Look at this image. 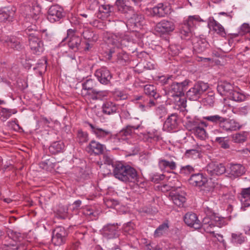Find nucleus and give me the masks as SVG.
<instances>
[{
	"instance_id": "obj_1",
	"label": "nucleus",
	"mask_w": 250,
	"mask_h": 250,
	"mask_svg": "<svg viewBox=\"0 0 250 250\" xmlns=\"http://www.w3.org/2000/svg\"><path fill=\"white\" fill-rule=\"evenodd\" d=\"M36 28L35 25L27 26L24 33L28 38L29 45L32 53L39 55L43 51L44 47L41 40V33Z\"/></svg>"
},
{
	"instance_id": "obj_2",
	"label": "nucleus",
	"mask_w": 250,
	"mask_h": 250,
	"mask_svg": "<svg viewBox=\"0 0 250 250\" xmlns=\"http://www.w3.org/2000/svg\"><path fill=\"white\" fill-rule=\"evenodd\" d=\"M203 119L220 127L225 132H230L239 128V124L235 121L218 114L204 116Z\"/></svg>"
},
{
	"instance_id": "obj_3",
	"label": "nucleus",
	"mask_w": 250,
	"mask_h": 250,
	"mask_svg": "<svg viewBox=\"0 0 250 250\" xmlns=\"http://www.w3.org/2000/svg\"><path fill=\"white\" fill-rule=\"evenodd\" d=\"M201 224V228L204 229L205 231L213 233V228L215 226L221 228L226 225V221L224 217L219 216L217 214L213 213L210 216L204 217Z\"/></svg>"
},
{
	"instance_id": "obj_4",
	"label": "nucleus",
	"mask_w": 250,
	"mask_h": 250,
	"mask_svg": "<svg viewBox=\"0 0 250 250\" xmlns=\"http://www.w3.org/2000/svg\"><path fill=\"white\" fill-rule=\"evenodd\" d=\"M208 88L209 85L208 83L203 81H198L187 92V97L190 101H197Z\"/></svg>"
},
{
	"instance_id": "obj_5",
	"label": "nucleus",
	"mask_w": 250,
	"mask_h": 250,
	"mask_svg": "<svg viewBox=\"0 0 250 250\" xmlns=\"http://www.w3.org/2000/svg\"><path fill=\"white\" fill-rule=\"evenodd\" d=\"M198 18L197 16H189L187 20L181 24L179 32L182 39L188 40L192 37L194 21H198Z\"/></svg>"
},
{
	"instance_id": "obj_6",
	"label": "nucleus",
	"mask_w": 250,
	"mask_h": 250,
	"mask_svg": "<svg viewBox=\"0 0 250 250\" xmlns=\"http://www.w3.org/2000/svg\"><path fill=\"white\" fill-rule=\"evenodd\" d=\"M68 231L62 227H57L52 231V243L57 246H60L65 243L68 237Z\"/></svg>"
},
{
	"instance_id": "obj_7",
	"label": "nucleus",
	"mask_w": 250,
	"mask_h": 250,
	"mask_svg": "<svg viewBox=\"0 0 250 250\" xmlns=\"http://www.w3.org/2000/svg\"><path fill=\"white\" fill-rule=\"evenodd\" d=\"M85 124L89 125L92 133L94 134L99 140L104 141H107L109 140H114V135L112 134L111 131L108 129H103L88 122H85Z\"/></svg>"
},
{
	"instance_id": "obj_8",
	"label": "nucleus",
	"mask_w": 250,
	"mask_h": 250,
	"mask_svg": "<svg viewBox=\"0 0 250 250\" xmlns=\"http://www.w3.org/2000/svg\"><path fill=\"white\" fill-rule=\"evenodd\" d=\"M8 236L16 242L15 244H10V247L14 250H25L26 249V243L21 242L23 240L24 236L20 232L8 229L7 230Z\"/></svg>"
},
{
	"instance_id": "obj_9",
	"label": "nucleus",
	"mask_w": 250,
	"mask_h": 250,
	"mask_svg": "<svg viewBox=\"0 0 250 250\" xmlns=\"http://www.w3.org/2000/svg\"><path fill=\"white\" fill-rule=\"evenodd\" d=\"M150 12L152 17H165L171 12V7L167 2H160L150 9Z\"/></svg>"
},
{
	"instance_id": "obj_10",
	"label": "nucleus",
	"mask_w": 250,
	"mask_h": 250,
	"mask_svg": "<svg viewBox=\"0 0 250 250\" xmlns=\"http://www.w3.org/2000/svg\"><path fill=\"white\" fill-rule=\"evenodd\" d=\"M140 126V124L134 125H126L118 133L114 134V142L117 143L126 141L131 136L134 130L138 129Z\"/></svg>"
},
{
	"instance_id": "obj_11",
	"label": "nucleus",
	"mask_w": 250,
	"mask_h": 250,
	"mask_svg": "<svg viewBox=\"0 0 250 250\" xmlns=\"http://www.w3.org/2000/svg\"><path fill=\"white\" fill-rule=\"evenodd\" d=\"M189 82L190 81L188 80H185L181 83L172 82L168 88L167 94L172 97H177L180 100V97L184 95V91Z\"/></svg>"
},
{
	"instance_id": "obj_12",
	"label": "nucleus",
	"mask_w": 250,
	"mask_h": 250,
	"mask_svg": "<svg viewBox=\"0 0 250 250\" xmlns=\"http://www.w3.org/2000/svg\"><path fill=\"white\" fill-rule=\"evenodd\" d=\"M119 226L118 223L107 224L102 228L101 234L106 239L117 238L120 235Z\"/></svg>"
},
{
	"instance_id": "obj_13",
	"label": "nucleus",
	"mask_w": 250,
	"mask_h": 250,
	"mask_svg": "<svg viewBox=\"0 0 250 250\" xmlns=\"http://www.w3.org/2000/svg\"><path fill=\"white\" fill-rule=\"evenodd\" d=\"M206 170L208 176L215 178L216 176H220L225 173L226 168L222 163L217 162H210L206 167Z\"/></svg>"
},
{
	"instance_id": "obj_14",
	"label": "nucleus",
	"mask_w": 250,
	"mask_h": 250,
	"mask_svg": "<svg viewBox=\"0 0 250 250\" xmlns=\"http://www.w3.org/2000/svg\"><path fill=\"white\" fill-rule=\"evenodd\" d=\"M65 16L63 8L59 5L50 7L48 10L47 18L51 22L60 21Z\"/></svg>"
},
{
	"instance_id": "obj_15",
	"label": "nucleus",
	"mask_w": 250,
	"mask_h": 250,
	"mask_svg": "<svg viewBox=\"0 0 250 250\" xmlns=\"http://www.w3.org/2000/svg\"><path fill=\"white\" fill-rule=\"evenodd\" d=\"M68 39V45L70 49L76 52L79 49L81 43V39L78 36L75 34V31L72 29L67 30V37L64 38L62 42H63L66 39Z\"/></svg>"
},
{
	"instance_id": "obj_16",
	"label": "nucleus",
	"mask_w": 250,
	"mask_h": 250,
	"mask_svg": "<svg viewBox=\"0 0 250 250\" xmlns=\"http://www.w3.org/2000/svg\"><path fill=\"white\" fill-rule=\"evenodd\" d=\"M95 76L101 84L107 85L110 83L112 75L106 67H102L97 69L95 72Z\"/></svg>"
},
{
	"instance_id": "obj_17",
	"label": "nucleus",
	"mask_w": 250,
	"mask_h": 250,
	"mask_svg": "<svg viewBox=\"0 0 250 250\" xmlns=\"http://www.w3.org/2000/svg\"><path fill=\"white\" fill-rule=\"evenodd\" d=\"M145 23V18L142 14H133L126 22V26L130 29L136 30L141 28Z\"/></svg>"
},
{
	"instance_id": "obj_18",
	"label": "nucleus",
	"mask_w": 250,
	"mask_h": 250,
	"mask_svg": "<svg viewBox=\"0 0 250 250\" xmlns=\"http://www.w3.org/2000/svg\"><path fill=\"white\" fill-rule=\"evenodd\" d=\"M228 171L229 177L234 179L244 174L246 169L243 165L240 164H230Z\"/></svg>"
},
{
	"instance_id": "obj_19",
	"label": "nucleus",
	"mask_w": 250,
	"mask_h": 250,
	"mask_svg": "<svg viewBox=\"0 0 250 250\" xmlns=\"http://www.w3.org/2000/svg\"><path fill=\"white\" fill-rule=\"evenodd\" d=\"M175 26L172 21L163 20L157 23L155 27V30L162 34H168L172 32Z\"/></svg>"
},
{
	"instance_id": "obj_20",
	"label": "nucleus",
	"mask_w": 250,
	"mask_h": 250,
	"mask_svg": "<svg viewBox=\"0 0 250 250\" xmlns=\"http://www.w3.org/2000/svg\"><path fill=\"white\" fill-rule=\"evenodd\" d=\"M124 183H136L139 181V175L136 169L125 164Z\"/></svg>"
},
{
	"instance_id": "obj_21",
	"label": "nucleus",
	"mask_w": 250,
	"mask_h": 250,
	"mask_svg": "<svg viewBox=\"0 0 250 250\" xmlns=\"http://www.w3.org/2000/svg\"><path fill=\"white\" fill-rule=\"evenodd\" d=\"M184 220L185 223L189 227L195 229H201V222L194 213L191 212L187 213L185 215Z\"/></svg>"
},
{
	"instance_id": "obj_22",
	"label": "nucleus",
	"mask_w": 250,
	"mask_h": 250,
	"mask_svg": "<svg viewBox=\"0 0 250 250\" xmlns=\"http://www.w3.org/2000/svg\"><path fill=\"white\" fill-rule=\"evenodd\" d=\"M238 198L241 203V209L244 211L247 207L250 206V187L243 188Z\"/></svg>"
},
{
	"instance_id": "obj_23",
	"label": "nucleus",
	"mask_w": 250,
	"mask_h": 250,
	"mask_svg": "<svg viewBox=\"0 0 250 250\" xmlns=\"http://www.w3.org/2000/svg\"><path fill=\"white\" fill-rule=\"evenodd\" d=\"M105 149V145L95 140L91 141L86 147L87 151L89 153L98 155L103 154Z\"/></svg>"
},
{
	"instance_id": "obj_24",
	"label": "nucleus",
	"mask_w": 250,
	"mask_h": 250,
	"mask_svg": "<svg viewBox=\"0 0 250 250\" xmlns=\"http://www.w3.org/2000/svg\"><path fill=\"white\" fill-rule=\"evenodd\" d=\"M233 89V85L227 81L219 82L217 87L218 93L221 95L226 96L227 98L232 92Z\"/></svg>"
},
{
	"instance_id": "obj_25",
	"label": "nucleus",
	"mask_w": 250,
	"mask_h": 250,
	"mask_svg": "<svg viewBox=\"0 0 250 250\" xmlns=\"http://www.w3.org/2000/svg\"><path fill=\"white\" fill-rule=\"evenodd\" d=\"M125 164L121 162L117 161L114 165L112 172L114 176L119 180L124 182L125 181Z\"/></svg>"
},
{
	"instance_id": "obj_26",
	"label": "nucleus",
	"mask_w": 250,
	"mask_h": 250,
	"mask_svg": "<svg viewBox=\"0 0 250 250\" xmlns=\"http://www.w3.org/2000/svg\"><path fill=\"white\" fill-rule=\"evenodd\" d=\"M178 125V116L176 114H172L167 119L164 124V129L167 131H171L177 128Z\"/></svg>"
},
{
	"instance_id": "obj_27",
	"label": "nucleus",
	"mask_w": 250,
	"mask_h": 250,
	"mask_svg": "<svg viewBox=\"0 0 250 250\" xmlns=\"http://www.w3.org/2000/svg\"><path fill=\"white\" fill-rule=\"evenodd\" d=\"M206 177H204L202 173H197L192 174L188 179L190 185L194 187H202L207 182Z\"/></svg>"
},
{
	"instance_id": "obj_28",
	"label": "nucleus",
	"mask_w": 250,
	"mask_h": 250,
	"mask_svg": "<svg viewBox=\"0 0 250 250\" xmlns=\"http://www.w3.org/2000/svg\"><path fill=\"white\" fill-rule=\"evenodd\" d=\"M16 12L15 7L4 8L0 12V21H12Z\"/></svg>"
},
{
	"instance_id": "obj_29",
	"label": "nucleus",
	"mask_w": 250,
	"mask_h": 250,
	"mask_svg": "<svg viewBox=\"0 0 250 250\" xmlns=\"http://www.w3.org/2000/svg\"><path fill=\"white\" fill-rule=\"evenodd\" d=\"M102 109L104 114L110 115L118 112V106L112 102L106 101L103 104Z\"/></svg>"
},
{
	"instance_id": "obj_30",
	"label": "nucleus",
	"mask_w": 250,
	"mask_h": 250,
	"mask_svg": "<svg viewBox=\"0 0 250 250\" xmlns=\"http://www.w3.org/2000/svg\"><path fill=\"white\" fill-rule=\"evenodd\" d=\"M113 7L109 4H102L99 7V11L97 17L102 20H104L110 15L113 11Z\"/></svg>"
},
{
	"instance_id": "obj_31",
	"label": "nucleus",
	"mask_w": 250,
	"mask_h": 250,
	"mask_svg": "<svg viewBox=\"0 0 250 250\" xmlns=\"http://www.w3.org/2000/svg\"><path fill=\"white\" fill-rule=\"evenodd\" d=\"M169 196L173 203L179 207H183L186 201L184 192L181 194L178 192H170Z\"/></svg>"
},
{
	"instance_id": "obj_32",
	"label": "nucleus",
	"mask_w": 250,
	"mask_h": 250,
	"mask_svg": "<svg viewBox=\"0 0 250 250\" xmlns=\"http://www.w3.org/2000/svg\"><path fill=\"white\" fill-rule=\"evenodd\" d=\"M3 43L15 50H19L22 48L20 39L15 36L7 37Z\"/></svg>"
},
{
	"instance_id": "obj_33",
	"label": "nucleus",
	"mask_w": 250,
	"mask_h": 250,
	"mask_svg": "<svg viewBox=\"0 0 250 250\" xmlns=\"http://www.w3.org/2000/svg\"><path fill=\"white\" fill-rule=\"evenodd\" d=\"M156 99L145 96L142 102H138V107L142 111H146L155 105Z\"/></svg>"
},
{
	"instance_id": "obj_34",
	"label": "nucleus",
	"mask_w": 250,
	"mask_h": 250,
	"mask_svg": "<svg viewBox=\"0 0 250 250\" xmlns=\"http://www.w3.org/2000/svg\"><path fill=\"white\" fill-rule=\"evenodd\" d=\"M185 126L189 131H192L194 129L199 127V119L192 118L189 115L185 116Z\"/></svg>"
},
{
	"instance_id": "obj_35",
	"label": "nucleus",
	"mask_w": 250,
	"mask_h": 250,
	"mask_svg": "<svg viewBox=\"0 0 250 250\" xmlns=\"http://www.w3.org/2000/svg\"><path fill=\"white\" fill-rule=\"evenodd\" d=\"M170 161L165 159H160L159 160V166L162 169H164L167 168H169L170 170H175L176 168V164L174 160L171 159L175 158L173 156L169 157Z\"/></svg>"
},
{
	"instance_id": "obj_36",
	"label": "nucleus",
	"mask_w": 250,
	"mask_h": 250,
	"mask_svg": "<svg viewBox=\"0 0 250 250\" xmlns=\"http://www.w3.org/2000/svg\"><path fill=\"white\" fill-rule=\"evenodd\" d=\"M116 5L117 6L118 10L124 14H133L134 9L132 7L127 5L123 0H117Z\"/></svg>"
},
{
	"instance_id": "obj_37",
	"label": "nucleus",
	"mask_w": 250,
	"mask_h": 250,
	"mask_svg": "<svg viewBox=\"0 0 250 250\" xmlns=\"http://www.w3.org/2000/svg\"><path fill=\"white\" fill-rule=\"evenodd\" d=\"M145 96L157 99L159 94L157 92L156 88L153 85L146 84L144 86Z\"/></svg>"
},
{
	"instance_id": "obj_38",
	"label": "nucleus",
	"mask_w": 250,
	"mask_h": 250,
	"mask_svg": "<svg viewBox=\"0 0 250 250\" xmlns=\"http://www.w3.org/2000/svg\"><path fill=\"white\" fill-rule=\"evenodd\" d=\"M64 149V145L62 141H56L52 143L49 147L50 152L56 154L62 152Z\"/></svg>"
},
{
	"instance_id": "obj_39",
	"label": "nucleus",
	"mask_w": 250,
	"mask_h": 250,
	"mask_svg": "<svg viewBox=\"0 0 250 250\" xmlns=\"http://www.w3.org/2000/svg\"><path fill=\"white\" fill-rule=\"evenodd\" d=\"M201 149L198 145L193 146V148L186 150L185 155L188 158L194 159L200 158Z\"/></svg>"
},
{
	"instance_id": "obj_40",
	"label": "nucleus",
	"mask_w": 250,
	"mask_h": 250,
	"mask_svg": "<svg viewBox=\"0 0 250 250\" xmlns=\"http://www.w3.org/2000/svg\"><path fill=\"white\" fill-rule=\"evenodd\" d=\"M208 43L204 39H199L196 43L194 44L193 48L198 53L204 52L208 47Z\"/></svg>"
},
{
	"instance_id": "obj_41",
	"label": "nucleus",
	"mask_w": 250,
	"mask_h": 250,
	"mask_svg": "<svg viewBox=\"0 0 250 250\" xmlns=\"http://www.w3.org/2000/svg\"><path fill=\"white\" fill-rule=\"evenodd\" d=\"M17 112L16 109H9L7 108L1 107L0 116L1 121L4 122L9 119L12 114H15Z\"/></svg>"
},
{
	"instance_id": "obj_42",
	"label": "nucleus",
	"mask_w": 250,
	"mask_h": 250,
	"mask_svg": "<svg viewBox=\"0 0 250 250\" xmlns=\"http://www.w3.org/2000/svg\"><path fill=\"white\" fill-rule=\"evenodd\" d=\"M209 25L212 27L213 30L217 34L222 37H225L226 35L225 29L221 24L216 21L213 19L210 21Z\"/></svg>"
},
{
	"instance_id": "obj_43",
	"label": "nucleus",
	"mask_w": 250,
	"mask_h": 250,
	"mask_svg": "<svg viewBox=\"0 0 250 250\" xmlns=\"http://www.w3.org/2000/svg\"><path fill=\"white\" fill-rule=\"evenodd\" d=\"M169 226L167 223H163L160 225L155 230L154 235L155 237H159L167 233L168 231Z\"/></svg>"
},
{
	"instance_id": "obj_44",
	"label": "nucleus",
	"mask_w": 250,
	"mask_h": 250,
	"mask_svg": "<svg viewBox=\"0 0 250 250\" xmlns=\"http://www.w3.org/2000/svg\"><path fill=\"white\" fill-rule=\"evenodd\" d=\"M245 239L246 237L241 233H231L230 241L234 245H241L245 241Z\"/></svg>"
},
{
	"instance_id": "obj_45",
	"label": "nucleus",
	"mask_w": 250,
	"mask_h": 250,
	"mask_svg": "<svg viewBox=\"0 0 250 250\" xmlns=\"http://www.w3.org/2000/svg\"><path fill=\"white\" fill-rule=\"evenodd\" d=\"M41 12L40 8L38 6H33L30 13L28 14V18H32L31 23L33 24L39 19V15Z\"/></svg>"
},
{
	"instance_id": "obj_46",
	"label": "nucleus",
	"mask_w": 250,
	"mask_h": 250,
	"mask_svg": "<svg viewBox=\"0 0 250 250\" xmlns=\"http://www.w3.org/2000/svg\"><path fill=\"white\" fill-rule=\"evenodd\" d=\"M123 230L126 235L132 236L136 233L135 225L132 222H127L124 225Z\"/></svg>"
},
{
	"instance_id": "obj_47",
	"label": "nucleus",
	"mask_w": 250,
	"mask_h": 250,
	"mask_svg": "<svg viewBox=\"0 0 250 250\" xmlns=\"http://www.w3.org/2000/svg\"><path fill=\"white\" fill-rule=\"evenodd\" d=\"M247 136L248 133L247 132H241L233 134L232 138L234 142L236 143H243L247 140Z\"/></svg>"
},
{
	"instance_id": "obj_48",
	"label": "nucleus",
	"mask_w": 250,
	"mask_h": 250,
	"mask_svg": "<svg viewBox=\"0 0 250 250\" xmlns=\"http://www.w3.org/2000/svg\"><path fill=\"white\" fill-rule=\"evenodd\" d=\"M215 102L214 93L211 91L208 93L205 98L202 100V103L204 105L212 106Z\"/></svg>"
},
{
	"instance_id": "obj_49",
	"label": "nucleus",
	"mask_w": 250,
	"mask_h": 250,
	"mask_svg": "<svg viewBox=\"0 0 250 250\" xmlns=\"http://www.w3.org/2000/svg\"><path fill=\"white\" fill-rule=\"evenodd\" d=\"M96 85V82L92 79L88 78L82 83L83 89L84 90H91V92L93 90H95L94 87Z\"/></svg>"
},
{
	"instance_id": "obj_50",
	"label": "nucleus",
	"mask_w": 250,
	"mask_h": 250,
	"mask_svg": "<svg viewBox=\"0 0 250 250\" xmlns=\"http://www.w3.org/2000/svg\"><path fill=\"white\" fill-rule=\"evenodd\" d=\"M214 142L218 143L222 148L228 149L229 147V140L228 139L227 137H216Z\"/></svg>"
},
{
	"instance_id": "obj_51",
	"label": "nucleus",
	"mask_w": 250,
	"mask_h": 250,
	"mask_svg": "<svg viewBox=\"0 0 250 250\" xmlns=\"http://www.w3.org/2000/svg\"><path fill=\"white\" fill-rule=\"evenodd\" d=\"M245 96L244 94L235 90L234 89L232 91V92H231L229 96L228 97V98L229 99L236 102L243 101L245 100Z\"/></svg>"
},
{
	"instance_id": "obj_52",
	"label": "nucleus",
	"mask_w": 250,
	"mask_h": 250,
	"mask_svg": "<svg viewBox=\"0 0 250 250\" xmlns=\"http://www.w3.org/2000/svg\"><path fill=\"white\" fill-rule=\"evenodd\" d=\"M197 137L201 140H205L207 137V133L205 129L202 126H199L192 131Z\"/></svg>"
},
{
	"instance_id": "obj_53",
	"label": "nucleus",
	"mask_w": 250,
	"mask_h": 250,
	"mask_svg": "<svg viewBox=\"0 0 250 250\" xmlns=\"http://www.w3.org/2000/svg\"><path fill=\"white\" fill-rule=\"evenodd\" d=\"M92 93L93 95L91 98L93 100H102L104 98L106 97L108 94L107 91H99L96 89L93 90Z\"/></svg>"
},
{
	"instance_id": "obj_54",
	"label": "nucleus",
	"mask_w": 250,
	"mask_h": 250,
	"mask_svg": "<svg viewBox=\"0 0 250 250\" xmlns=\"http://www.w3.org/2000/svg\"><path fill=\"white\" fill-rule=\"evenodd\" d=\"M82 36L85 40L89 42L95 41L97 40L95 34L90 30L88 29H85L83 32L81 33Z\"/></svg>"
},
{
	"instance_id": "obj_55",
	"label": "nucleus",
	"mask_w": 250,
	"mask_h": 250,
	"mask_svg": "<svg viewBox=\"0 0 250 250\" xmlns=\"http://www.w3.org/2000/svg\"><path fill=\"white\" fill-rule=\"evenodd\" d=\"M147 138L150 139V142H157L161 139V136L157 130L153 129L147 132Z\"/></svg>"
},
{
	"instance_id": "obj_56",
	"label": "nucleus",
	"mask_w": 250,
	"mask_h": 250,
	"mask_svg": "<svg viewBox=\"0 0 250 250\" xmlns=\"http://www.w3.org/2000/svg\"><path fill=\"white\" fill-rule=\"evenodd\" d=\"M77 141L80 144H83L88 140V135L86 132L80 129L77 132Z\"/></svg>"
},
{
	"instance_id": "obj_57",
	"label": "nucleus",
	"mask_w": 250,
	"mask_h": 250,
	"mask_svg": "<svg viewBox=\"0 0 250 250\" xmlns=\"http://www.w3.org/2000/svg\"><path fill=\"white\" fill-rule=\"evenodd\" d=\"M53 161V160L52 159H47L40 163V167L42 169L47 170H49L50 168H53L54 167V163Z\"/></svg>"
},
{
	"instance_id": "obj_58",
	"label": "nucleus",
	"mask_w": 250,
	"mask_h": 250,
	"mask_svg": "<svg viewBox=\"0 0 250 250\" xmlns=\"http://www.w3.org/2000/svg\"><path fill=\"white\" fill-rule=\"evenodd\" d=\"M116 57L117 62L122 65H125L126 61L128 60L127 54L123 52L118 53L116 55Z\"/></svg>"
},
{
	"instance_id": "obj_59",
	"label": "nucleus",
	"mask_w": 250,
	"mask_h": 250,
	"mask_svg": "<svg viewBox=\"0 0 250 250\" xmlns=\"http://www.w3.org/2000/svg\"><path fill=\"white\" fill-rule=\"evenodd\" d=\"M174 77L172 76H161L158 77V82L162 85L171 83L173 81Z\"/></svg>"
},
{
	"instance_id": "obj_60",
	"label": "nucleus",
	"mask_w": 250,
	"mask_h": 250,
	"mask_svg": "<svg viewBox=\"0 0 250 250\" xmlns=\"http://www.w3.org/2000/svg\"><path fill=\"white\" fill-rule=\"evenodd\" d=\"M247 33L250 34V26L248 23H244L240 26L238 33L234 35L235 36L239 35L243 36Z\"/></svg>"
},
{
	"instance_id": "obj_61",
	"label": "nucleus",
	"mask_w": 250,
	"mask_h": 250,
	"mask_svg": "<svg viewBox=\"0 0 250 250\" xmlns=\"http://www.w3.org/2000/svg\"><path fill=\"white\" fill-rule=\"evenodd\" d=\"M155 113L160 118H162L167 115V110L164 105H161L156 108Z\"/></svg>"
},
{
	"instance_id": "obj_62",
	"label": "nucleus",
	"mask_w": 250,
	"mask_h": 250,
	"mask_svg": "<svg viewBox=\"0 0 250 250\" xmlns=\"http://www.w3.org/2000/svg\"><path fill=\"white\" fill-rule=\"evenodd\" d=\"M194 171L193 167L190 165H187L181 167L180 173L184 175L190 174Z\"/></svg>"
},
{
	"instance_id": "obj_63",
	"label": "nucleus",
	"mask_w": 250,
	"mask_h": 250,
	"mask_svg": "<svg viewBox=\"0 0 250 250\" xmlns=\"http://www.w3.org/2000/svg\"><path fill=\"white\" fill-rule=\"evenodd\" d=\"M103 161L104 163L108 166H111L113 169L114 168V165L117 161L114 162L110 156L106 154L103 155Z\"/></svg>"
},
{
	"instance_id": "obj_64",
	"label": "nucleus",
	"mask_w": 250,
	"mask_h": 250,
	"mask_svg": "<svg viewBox=\"0 0 250 250\" xmlns=\"http://www.w3.org/2000/svg\"><path fill=\"white\" fill-rule=\"evenodd\" d=\"M164 179V175L163 174H154L151 178V181L158 183Z\"/></svg>"
}]
</instances>
